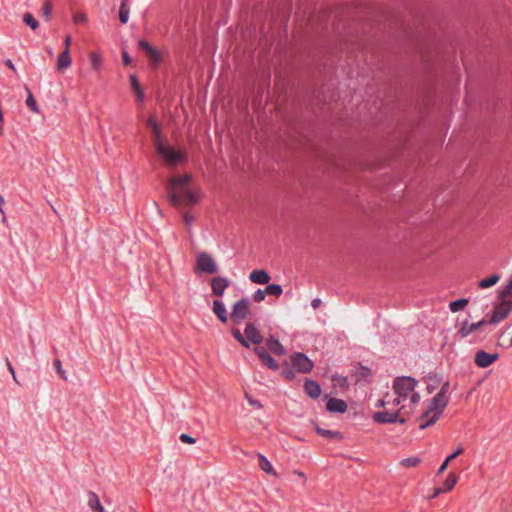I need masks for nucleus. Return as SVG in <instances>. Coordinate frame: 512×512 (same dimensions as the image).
Here are the masks:
<instances>
[{
  "instance_id": "dca6fc26",
  "label": "nucleus",
  "mask_w": 512,
  "mask_h": 512,
  "mask_svg": "<svg viewBox=\"0 0 512 512\" xmlns=\"http://www.w3.org/2000/svg\"><path fill=\"white\" fill-rule=\"evenodd\" d=\"M304 391L309 397L316 399L321 395L322 390L318 382L307 379L304 382Z\"/></svg>"
},
{
  "instance_id": "4d7b16f0",
  "label": "nucleus",
  "mask_w": 512,
  "mask_h": 512,
  "mask_svg": "<svg viewBox=\"0 0 512 512\" xmlns=\"http://www.w3.org/2000/svg\"><path fill=\"white\" fill-rule=\"evenodd\" d=\"M248 402L251 405H253V406H255V407L259 408V409L262 408V405H261V403L258 400H255V399H252V398H248Z\"/></svg>"
},
{
  "instance_id": "20e7f679",
  "label": "nucleus",
  "mask_w": 512,
  "mask_h": 512,
  "mask_svg": "<svg viewBox=\"0 0 512 512\" xmlns=\"http://www.w3.org/2000/svg\"><path fill=\"white\" fill-rule=\"evenodd\" d=\"M488 325V322L485 319H482L476 323H469L468 320H464L460 328L457 331V335L461 338H466L470 334L478 331V335L476 336V339L474 342H479L484 340L487 335L490 333V330L486 331L485 327Z\"/></svg>"
},
{
  "instance_id": "b1692460",
  "label": "nucleus",
  "mask_w": 512,
  "mask_h": 512,
  "mask_svg": "<svg viewBox=\"0 0 512 512\" xmlns=\"http://www.w3.org/2000/svg\"><path fill=\"white\" fill-rule=\"evenodd\" d=\"M315 430L320 436L327 438V439L337 440V439L342 438V435L340 432L323 429V428H320L318 425H315Z\"/></svg>"
},
{
  "instance_id": "a18cd8bd",
  "label": "nucleus",
  "mask_w": 512,
  "mask_h": 512,
  "mask_svg": "<svg viewBox=\"0 0 512 512\" xmlns=\"http://www.w3.org/2000/svg\"><path fill=\"white\" fill-rule=\"evenodd\" d=\"M464 451L463 447L462 446H459L452 454H450L447 459L448 461H452L453 459H455L457 456H459L460 454H462Z\"/></svg>"
},
{
  "instance_id": "e2e57ef3",
  "label": "nucleus",
  "mask_w": 512,
  "mask_h": 512,
  "mask_svg": "<svg viewBox=\"0 0 512 512\" xmlns=\"http://www.w3.org/2000/svg\"><path fill=\"white\" fill-rule=\"evenodd\" d=\"M12 376H13L14 381H15L16 383H18V380H17V376H16V374L14 373V374H12Z\"/></svg>"
},
{
  "instance_id": "864d4df0",
  "label": "nucleus",
  "mask_w": 512,
  "mask_h": 512,
  "mask_svg": "<svg viewBox=\"0 0 512 512\" xmlns=\"http://www.w3.org/2000/svg\"><path fill=\"white\" fill-rule=\"evenodd\" d=\"M5 65H6L9 69H11L15 74H17V70H16L15 65L13 64L12 60L7 59V60L5 61Z\"/></svg>"
},
{
  "instance_id": "bb28decb",
  "label": "nucleus",
  "mask_w": 512,
  "mask_h": 512,
  "mask_svg": "<svg viewBox=\"0 0 512 512\" xmlns=\"http://www.w3.org/2000/svg\"><path fill=\"white\" fill-rule=\"evenodd\" d=\"M258 464L261 470H263L267 474H275L273 466L266 456L258 454Z\"/></svg>"
},
{
  "instance_id": "9d476101",
  "label": "nucleus",
  "mask_w": 512,
  "mask_h": 512,
  "mask_svg": "<svg viewBox=\"0 0 512 512\" xmlns=\"http://www.w3.org/2000/svg\"><path fill=\"white\" fill-rule=\"evenodd\" d=\"M373 419L375 422L380 423V424L395 423V422L404 424L406 422V420L404 418H398V412H390V411L376 412L373 415Z\"/></svg>"
},
{
  "instance_id": "ddd939ff",
  "label": "nucleus",
  "mask_w": 512,
  "mask_h": 512,
  "mask_svg": "<svg viewBox=\"0 0 512 512\" xmlns=\"http://www.w3.org/2000/svg\"><path fill=\"white\" fill-rule=\"evenodd\" d=\"M326 399V409L330 413H345L347 411V404L344 400L329 397L327 394L324 396Z\"/></svg>"
},
{
  "instance_id": "603ef678",
  "label": "nucleus",
  "mask_w": 512,
  "mask_h": 512,
  "mask_svg": "<svg viewBox=\"0 0 512 512\" xmlns=\"http://www.w3.org/2000/svg\"><path fill=\"white\" fill-rule=\"evenodd\" d=\"M441 493H443L442 488H440V487L434 488L432 494L429 495L427 497V499H434V498L438 497Z\"/></svg>"
},
{
  "instance_id": "49530a36",
  "label": "nucleus",
  "mask_w": 512,
  "mask_h": 512,
  "mask_svg": "<svg viewBox=\"0 0 512 512\" xmlns=\"http://www.w3.org/2000/svg\"><path fill=\"white\" fill-rule=\"evenodd\" d=\"M51 11H52L51 5L48 2L45 3L43 6V16L46 19H49L50 15H51Z\"/></svg>"
},
{
  "instance_id": "39448f33",
  "label": "nucleus",
  "mask_w": 512,
  "mask_h": 512,
  "mask_svg": "<svg viewBox=\"0 0 512 512\" xmlns=\"http://www.w3.org/2000/svg\"><path fill=\"white\" fill-rule=\"evenodd\" d=\"M156 151L164 159L167 165H176L186 160L185 153L175 150L173 147L166 146L162 141L156 142Z\"/></svg>"
},
{
  "instance_id": "37998d69",
  "label": "nucleus",
  "mask_w": 512,
  "mask_h": 512,
  "mask_svg": "<svg viewBox=\"0 0 512 512\" xmlns=\"http://www.w3.org/2000/svg\"><path fill=\"white\" fill-rule=\"evenodd\" d=\"M180 441L186 444H194L196 440L189 434L182 433L179 437Z\"/></svg>"
},
{
  "instance_id": "f257e3e1",
  "label": "nucleus",
  "mask_w": 512,
  "mask_h": 512,
  "mask_svg": "<svg viewBox=\"0 0 512 512\" xmlns=\"http://www.w3.org/2000/svg\"><path fill=\"white\" fill-rule=\"evenodd\" d=\"M191 176L185 174L179 177H172L167 186L168 200L175 207L195 204L198 199L195 193L186 186L190 183Z\"/></svg>"
},
{
  "instance_id": "4be33fe9",
  "label": "nucleus",
  "mask_w": 512,
  "mask_h": 512,
  "mask_svg": "<svg viewBox=\"0 0 512 512\" xmlns=\"http://www.w3.org/2000/svg\"><path fill=\"white\" fill-rule=\"evenodd\" d=\"M71 66V58L69 55V51L64 50L59 56L57 60V68L58 70H65Z\"/></svg>"
},
{
  "instance_id": "cd10ccee",
  "label": "nucleus",
  "mask_w": 512,
  "mask_h": 512,
  "mask_svg": "<svg viewBox=\"0 0 512 512\" xmlns=\"http://www.w3.org/2000/svg\"><path fill=\"white\" fill-rule=\"evenodd\" d=\"M457 481L458 477L454 473H449L442 487L443 493L452 490L456 485Z\"/></svg>"
},
{
  "instance_id": "6e6d98bb",
  "label": "nucleus",
  "mask_w": 512,
  "mask_h": 512,
  "mask_svg": "<svg viewBox=\"0 0 512 512\" xmlns=\"http://www.w3.org/2000/svg\"><path fill=\"white\" fill-rule=\"evenodd\" d=\"M71 45V36L67 35L65 37V40H64V46H65V49L64 50H67L69 51V47Z\"/></svg>"
},
{
  "instance_id": "4468645a",
  "label": "nucleus",
  "mask_w": 512,
  "mask_h": 512,
  "mask_svg": "<svg viewBox=\"0 0 512 512\" xmlns=\"http://www.w3.org/2000/svg\"><path fill=\"white\" fill-rule=\"evenodd\" d=\"M499 355L497 353L490 354L484 350H479L475 355V364L480 368L489 367L493 362L498 359Z\"/></svg>"
},
{
  "instance_id": "5701e85b",
  "label": "nucleus",
  "mask_w": 512,
  "mask_h": 512,
  "mask_svg": "<svg viewBox=\"0 0 512 512\" xmlns=\"http://www.w3.org/2000/svg\"><path fill=\"white\" fill-rule=\"evenodd\" d=\"M129 14V0H122L119 8V20L122 24H126L128 22Z\"/></svg>"
},
{
  "instance_id": "6e6552de",
  "label": "nucleus",
  "mask_w": 512,
  "mask_h": 512,
  "mask_svg": "<svg viewBox=\"0 0 512 512\" xmlns=\"http://www.w3.org/2000/svg\"><path fill=\"white\" fill-rule=\"evenodd\" d=\"M292 367L298 372L307 374L312 371L314 364L312 360L301 352H295L290 357Z\"/></svg>"
},
{
  "instance_id": "f8f14e48",
  "label": "nucleus",
  "mask_w": 512,
  "mask_h": 512,
  "mask_svg": "<svg viewBox=\"0 0 512 512\" xmlns=\"http://www.w3.org/2000/svg\"><path fill=\"white\" fill-rule=\"evenodd\" d=\"M244 334L249 345L250 343L260 345L263 342V336L254 323L246 324Z\"/></svg>"
},
{
  "instance_id": "0eeeda50",
  "label": "nucleus",
  "mask_w": 512,
  "mask_h": 512,
  "mask_svg": "<svg viewBox=\"0 0 512 512\" xmlns=\"http://www.w3.org/2000/svg\"><path fill=\"white\" fill-rule=\"evenodd\" d=\"M251 301L247 297H243L234 303L231 311V319L240 324L248 315Z\"/></svg>"
},
{
  "instance_id": "412c9836",
  "label": "nucleus",
  "mask_w": 512,
  "mask_h": 512,
  "mask_svg": "<svg viewBox=\"0 0 512 512\" xmlns=\"http://www.w3.org/2000/svg\"><path fill=\"white\" fill-rule=\"evenodd\" d=\"M138 44L151 56L156 65L160 62L159 52L156 49H154L146 40L141 39L139 40Z\"/></svg>"
},
{
  "instance_id": "3c124183",
  "label": "nucleus",
  "mask_w": 512,
  "mask_h": 512,
  "mask_svg": "<svg viewBox=\"0 0 512 512\" xmlns=\"http://www.w3.org/2000/svg\"><path fill=\"white\" fill-rule=\"evenodd\" d=\"M450 461H448V459L446 458L443 463L440 465L438 471H437V475H440L442 474L448 467Z\"/></svg>"
},
{
  "instance_id": "423d86ee",
  "label": "nucleus",
  "mask_w": 512,
  "mask_h": 512,
  "mask_svg": "<svg viewBox=\"0 0 512 512\" xmlns=\"http://www.w3.org/2000/svg\"><path fill=\"white\" fill-rule=\"evenodd\" d=\"M196 269L199 272L207 274H215L219 270L218 265L213 259V257L206 252H200L197 254Z\"/></svg>"
},
{
  "instance_id": "aec40b11",
  "label": "nucleus",
  "mask_w": 512,
  "mask_h": 512,
  "mask_svg": "<svg viewBox=\"0 0 512 512\" xmlns=\"http://www.w3.org/2000/svg\"><path fill=\"white\" fill-rule=\"evenodd\" d=\"M88 506L93 512H106L100 503L98 495L92 491L88 493Z\"/></svg>"
},
{
  "instance_id": "7ed1b4c3",
  "label": "nucleus",
  "mask_w": 512,
  "mask_h": 512,
  "mask_svg": "<svg viewBox=\"0 0 512 512\" xmlns=\"http://www.w3.org/2000/svg\"><path fill=\"white\" fill-rule=\"evenodd\" d=\"M418 381L410 376H400L394 380L393 389L397 394V398L394 400L395 405H399L401 401L408 398L417 386Z\"/></svg>"
},
{
  "instance_id": "a211bd4d",
  "label": "nucleus",
  "mask_w": 512,
  "mask_h": 512,
  "mask_svg": "<svg viewBox=\"0 0 512 512\" xmlns=\"http://www.w3.org/2000/svg\"><path fill=\"white\" fill-rule=\"evenodd\" d=\"M249 279L253 283L264 285L269 283L271 277L265 270L259 269L253 270L249 275Z\"/></svg>"
},
{
  "instance_id": "79ce46f5",
  "label": "nucleus",
  "mask_w": 512,
  "mask_h": 512,
  "mask_svg": "<svg viewBox=\"0 0 512 512\" xmlns=\"http://www.w3.org/2000/svg\"><path fill=\"white\" fill-rule=\"evenodd\" d=\"M73 20L76 24H84L87 22V16L84 13H77L73 16Z\"/></svg>"
},
{
  "instance_id": "c85d7f7f",
  "label": "nucleus",
  "mask_w": 512,
  "mask_h": 512,
  "mask_svg": "<svg viewBox=\"0 0 512 512\" xmlns=\"http://www.w3.org/2000/svg\"><path fill=\"white\" fill-rule=\"evenodd\" d=\"M499 279H500L499 275H497V274L491 275L490 277L482 279L479 282V287L482 289L489 288V287L495 285L499 281Z\"/></svg>"
},
{
  "instance_id": "8fccbe9b",
  "label": "nucleus",
  "mask_w": 512,
  "mask_h": 512,
  "mask_svg": "<svg viewBox=\"0 0 512 512\" xmlns=\"http://www.w3.org/2000/svg\"><path fill=\"white\" fill-rule=\"evenodd\" d=\"M183 220H184L185 224H186L187 226H189V225H191V224H192V222H193V220H194V217H193V215H191V214H189V213H184V214H183Z\"/></svg>"
},
{
  "instance_id": "5fc2aeb1",
  "label": "nucleus",
  "mask_w": 512,
  "mask_h": 512,
  "mask_svg": "<svg viewBox=\"0 0 512 512\" xmlns=\"http://www.w3.org/2000/svg\"><path fill=\"white\" fill-rule=\"evenodd\" d=\"M322 301L321 299L319 298H315L311 301V306L314 308V309H318L321 305Z\"/></svg>"
},
{
  "instance_id": "f704fd0d",
  "label": "nucleus",
  "mask_w": 512,
  "mask_h": 512,
  "mask_svg": "<svg viewBox=\"0 0 512 512\" xmlns=\"http://www.w3.org/2000/svg\"><path fill=\"white\" fill-rule=\"evenodd\" d=\"M233 337L245 348H250V345L247 343L245 334L243 335L240 330L233 328L231 330Z\"/></svg>"
},
{
  "instance_id": "a19ab883",
  "label": "nucleus",
  "mask_w": 512,
  "mask_h": 512,
  "mask_svg": "<svg viewBox=\"0 0 512 512\" xmlns=\"http://www.w3.org/2000/svg\"><path fill=\"white\" fill-rule=\"evenodd\" d=\"M265 296H266L265 289H258L253 294V300L255 302L259 303V302H261V301H263L265 299Z\"/></svg>"
},
{
  "instance_id": "ea45409f",
  "label": "nucleus",
  "mask_w": 512,
  "mask_h": 512,
  "mask_svg": "<svg viewBox=\"0 0 512 512\" xmlns=\"http://www.w3.org/2000/svg\"><path fill=\"white\" fill-rule=\"evenodd\" d=\"M54 367H55L57 373L60 375V377L64 380H67L66 372L62 368V363H61L60 359H55Z\"/></svg>"
},
{
  "instance_id": "680f3d73",
  "label": "nucleus",
  "mask_w": 512,
  "mask_h": 512,
  "mask_svg": "<svg viewBox=\"0 0 512 512\" xmlns=\"http://www.w3.org/2000/svg\"><path fill=\"white\" fill-rule=\"evenodd\" d=\"M377 406L378 407L384 406V401L383 400H379L378 403H377Z\"/></svg>"
},
{
  "instance_id": "2f4dec72",
  "label": "nucleus",
  "mask_w": 512,
  "mask_h": 512,
  "mask_svg": "<svg viewBox=\"0 0 512 512\" xmlns=\"http://www.w3.org/2000/svg\"><path fill=\"white\" fill-rule=\"evenodd\" d=\"M468 304V300L466 298H461L455 301L450 302L449 309L452 312H458L463 309Z\"/></svg>"
},
{
  "instance_id": "09e8293b",
  "label": "nucleus",
  "mask_w": 512,
  "mask_h": 512,
  "mask_svg": "<svg viewBox=\"0 0 512 512\" xmlns=\"http://www.w3.org/2000/svg\"><path fill=\"white\" fill-rule=\"evenodd\" d=\"M122 60L124 65H129L132 62L131 57L129 56V53L127 51H122Z\"/></svg>"
},
{
  "instance_id": "4c0bfd02",
  "label": "nucleus",
  "mask_w": 512,
  "mask_h": 512,
  "mask_svg": "<svg viewBox=\"0 0 512 512\" xmlns=\"http://www.w3.org/2000/svg\"><path fill=\"white\" fill-rule=\"evenodd\" d=\"M281 374L285 379L289 381H293L296 378V374L293 368L289 367L288 363L285 364V367L282 369Z\"/></svg>"
},
{
  "instance_id": "393cba45",
  "label": "nucleus",
  "mask_w": 512,
  "mask_h": 512,
  "mask_svg": "<svg viewBox=\"0 0 512 512\" xmlns=\"http://www.w3.org/2000/svg\"><path fill=\"white\" fill-rule=\"evenodd\" d=\"M130 83H131V87L132 89L134 90V92L136 93V96H137V100L142 103L144 101V91L142 90L139 82H138V79L135 75H131L130 76Z\"/></svg>"
},
{
  "instance_id": "473e14b6",
  "label": "nucleus",
  "mask_w": 512,
  "mask_h": 512,
  "mask_svg": "<svg viewBox=\"0 0 512 512\" xmlns=\"http://www.w3.org/2000/svg\"><path fill=\"white\" fill-rule=\"evenodd\" d=\"M25 90L27 91L28 93V96H27V99H26V105L27 107L32 111V112H38L39 111V108H38V105L36 103V100L34 99L31 91L29 90V88L27 86H25Z\"/></svg>"
},
{
  "instance_id": "9b49d317",
  "label": "nucleus",
  "mask_w": 512,
  "mask_h": 512,
  "mask_svg": "<svg viewBox=\"0 0 512 512\" xmlns=\"http://www.w3.org/2000/svg\"><path fill=\"white\" fill-rule=\"evenodd\" d=\"M255 354L259 357L261 363L267 368L276 371L279 369L277 361L266 351L264 347L257 346L254 348Z\"/></svg>"
},
{
  "instance_id": "58836bf2",
  "label": "nucleus",
  "mask_w": 512,
  "mask_h": 512,
  "mask_svg": "<svg viewBox=\"0 0 512 512\" xmlns=\"http://www.w3.org/2000/svg\"><path fill=\"white\" fill-rule=\"evenodd\" d=\"M402 465L405 467H416L420 463L418 457H409L402 460Z\"/></svg>"
},
{
  "instance_id": "2eb2a0df",
  "label": "nucleus",
  "mask_w": 512,
  "mask_h": 512,
  "mask_svg": "<svg viewBox=\"0 0 512 512\" xmlns=\"http://www.w3.org/2000/svg\"><path fill=\"white\" fill-rule=\"evenodd\" d=\"M229 280L226 277L223 276H217L214 277L211 280V289L214 295L216 296H222L229 286Z\"/></svg>"
},
{
  "instance_id": "f03ea898",
  "label": "nucleus",
  "mask_w": 512,
  "mask_h": 512,
  "mask_svg": "<svg viewBox=\"0 0 512 512\" xmlns=\"http://www.w3.org/2000/svg\"><path fill=\"white\" fill-rule=\"evenodd\" d=\"M449 396L437 393L431 400L428 408L421 414L420 419L425 420L419 425L421 430L428 428L438 421L448 405Z\"/></svg>"
},
{
  "instance_id": "13d9d810",
  "label": "nucleus",
  "mask_w": 512,
  "mask_h": 512,
  "mask_svg": "<svg viewBox=\"0 0 512 512\" xmlns=\"http://www.w3.org/2000/svg\"><path fill=\"white\" fill-rule=\"evenodd\" d=\"M6 363H7V367H8V370L11 374H14L15 370L11 364V362L9 361V359H6Z\"/></svg>"
},
{
  "instance_id": "c756f323",
  "label": "nucleus",
  "mask_w": 512,
  "mask_h": 512,
  "mask_svg": "<svg viewBox=\"0 0 512 512\" xmlns=\"http://www.w3.org/2000/svg\"><path fill=\"white\" fill-rule=\"evenodd\" d=\"M512 293V277L509 279L507 285L499 290L498 298L500 301H507L506 298Z\"/></svg>"
},
{
  "instance_id": "c9c22d12",
  "label": "nucleus",
  "mask_w": 512,
  "mask_h": 512,
  "mask_svg": "<svg viewBox=\"0 0 512 512\" xmlns=\"http://www.w3.org/2000/svg\"><path fill=\"white\" fill-rule=\"evenodd\" d=\"M89 58H90V62H91V66L93 68V70L95 71H99L101 69V58L99 57V55L95 52H91L90 55H89Z\"/></svg>"
},
{
  "instance_id": "de8ad7c7",
  "label": "nucleus",
  "mask_w": 512,
  "mask_h": 512,
  "mask_svg": "<svg viewBox=\"0 0 512 512\" xmlns=\"http://www.w3.org/2000/svg\"><path fill=\"white\" fill-rule=\"evenodd\" d=\"M449 387H450V384L448 381L443 383L440 390L438 391V393L442 394L443 396H448Z\"/></svg>"
},
{
  "instance_id": "6ab92c4d",
  "label": "nucleus",
  "mask_w": 512,
  "mask_h": 512,
  "mask_svg": "<svg viewBox=\"0 0 512 512\" xmlns=\"http://www.w3.org/2000/svg\"><path fill=\"white\" fill-rule=\"evenodd\" d=\"M212 310L222 323L228 321V313L223 301L218 299L214 300Z\"/></svg>"
},
{
  "instance_id": "e433bc0d",
  "label": "nucleus",
  "mask_w": 512,
  "mask_h": 512,
  "mask_svg": "<svg viewBox=\"0 0 512 512\" xmlns=\"http://www.w3.org/2000/svg\"><path fill=\"white\" fill-rule=\"evenodd\" d=\"M440 379L436 374H429L428 375V383H427V390L429 393H432L433 390L438 385Z\"/></svg>"
},
{
  "instance_id": "bf43d9fd",
  "label": "nucleus",
  "mask_w": 512,
  "mask_h": 512,
  "mask_svg": "<svg viewBox=\"0 0 512 512\" xmlns=\"http://www.w3.org/2000/svg\"><path fill=\"white\" fill-rule=\"evenodd\" d=\"M2 121H3V112H0V135L3 134Z\"/></svg>"
},
{
  "instance_id": "a878e982",
  "label": "nucleus",
  "mask_w": 512,
  "mask_h": 512,
  "mask_svg": "<svg viewBox=\"0 0 512 512\" xmlns=\"http://www.w3.org/2000/svg\"><path fill=\"white\" fill-rule=\"evenodd\" d=\"M147 125L151 128L153 136H154V144L156 145L157 141H161V129L156 119L153 117L148 118Z\"/></svg>"
},
{
  "instance_id": "c03bdc74",
  "label": "nucleus",
  "mask_w": 512,
  "mask_h": 512,
  "mask_svg": "<svg viewBox=\"0 0 512 512\" xmlns=\"http://www.w3.org/2000/svg\"><path fill=\"white\" fill-rule=\"evenodd\" d=\"M408 397L410 399L411 404L413 405L417 404L420 401V395L418 392L413 391L412 393H410Z\"/></svg>"
},
{
  "instance_id": "1a4fd4ad",
  "label": "nucleus",
  "mask_w": 512,
  "mask_h": 512,
  "mask_svg": "<svg viewBox=\"0 0 512 512\" xmlns=\"http://www.w3.org/2000/svg\"><path fill=\"white\" fill-rule=\"evenodd\" d=\"M512 311V302L511 301H500L499 304H497L494 307L492 316L488 322V324H498L502 320H504Z\"/></svg>"
},
{
  "instance_id": "72a5a7b5",
  "label": "nucleus",
  "mask_w": 512,
  "mask_h": 512,
  "mask_svg": "<svg viewBox=\"0 0 512 512\" xmlns=\"http://www.w3.org/2000/svg\"><path fill=\"white\" fill-rule=\"evenodd\" d=\"M23 22L32 30H36L39 27V22L34 18V16L31 13L24 14Z\"/></svg>"
},
{
  "instance_id": "f3484780",
  "label": "nucleus",
  "mask_w": 512,
  "mask_h": 512,
  "mask_svg": "<svg viewBox=\"0 0 512 512\" xmlns=\"http://www.w3.org/2000/svg\"><path fill=\"white\" fill-rule=\"evenodd\" d=\"M266 345L269 351L275 355L283 356L286 354L284 346L280 343V341L277 338L273 336H270L267 339Z\"/></svg>"
},
{
  "instance_id": "7c9ffc66",
  "label": "nucleus",
  "mask_w": 512,
  "mask_h": 512,
  "mask_svg": "<svg viewBox=\"0 0 512 512\" xmlns=\"http://www.w3.org/2000/svg\"><path fill=\"white\" fill-rule=\"evenodd\" d=\"M266 294L279 297L283 293L282 286L279 284H268L265 288Z\"/></svg>"
},
{
  "instance_id": "0e129e2a",
  "label": "nucleus",
  "mask_w": 512,
  "mask_h": 512,
  "mask_svg": "<svg viewBox=\"0 0 512 512\" xmlns=\"http://www.w3.org/2000/svg\"><path fill=\"white\" fill-rule=\"evenodd\" d=\"M12 376H13L14 381H15L16 383H18V380H17V376H16V374L14 373V374H12Z\"/></svg>"
},
{
  "instance_id": "052dcab7",
  "label": "nucleus",
  "mask_w": 512,
  "mask_h": 512,
  "mask_svg": "<svg viewBox=\"0 0 512 512\" xmlns=\"http://www.w3.org/2000/svg\"><path fill=\"white\" fill-rule=\"evenodd\" d=\"M5 204V199L0 195V212H3V206Z\"/></svg>"
}]
</instances>
